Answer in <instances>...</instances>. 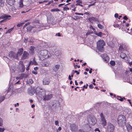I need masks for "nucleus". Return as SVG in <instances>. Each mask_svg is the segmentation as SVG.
<instances>
[{"mask_svg":"<svg viewBox=\"0 0 132 132\" xmlns=\"http://www.w3.org/2000/svg\"><path fill=\"white\" fill-rule=\"evenodd\" d=\"M36 94L40 97H43V100L45 101L50 100L53 97V95L48 92H46L44 90L37 87L36 89Z\"/></svg>","mask_w":132,"mask_h":132,"instance_id":"obj_1","label":"nucleus"},{"mask_svg":"<svg viewBox=\"0 0 132 132\" xmlns=\"http://www.w3.org/2000/svg\"><path fill=\"white\" fill-rule=\"evenodd\" d=\"M51 54L46 50H42L38 53V56L41 60H43L50 57Z\"/></svg>","mask_w":132,"mask_h":132,"instance_id":"obj_2","label":"nucleus"},{"mask_svg":"<svg viewBox=\"0 0 132 132\" xmlns=\"http://www.w3.org/2000/svg\"><path fill=\"white\" fill-rule=\"evenodd\" d=\"M105 45V43L102 40H100L98 41L97 43V48L99 51L103 52L104 51L103 46Z\"/></svg>","mask_w":132,"mask_h":132,"instance_id":"obj_3","label":"nucleus"},{"mask_svg":"<svg viewBox=\"0 0 132 132\" xmlns=\"http://www.w3.org/2000/svg\"><path fill=\"white\" fill-rule=\"evenodd\" d=\"M118 123L120 125H122L126 123V118L123 115H119L118 118Z\"/></svg>","mask_w":132,"mask_h":132,"instance_id":"obj_4","label":"nucleus"},{"mask_svg":"<svg viewBox=\"0 0 132 132\" xmlns=\"http://www.w3.org/2000/svg\"><path fill=\"white\" fill-rule=\"evenodd\" d=\"M120 56L122 59H124L127 63H128L130 65H132V60L131 61V59L130 58L128 59L127 57L125 54L121 52L120 54Z\"/></svg>","mask_w":132,"mask_h":132,"instance_id":"obj_5","label":"nucleus"},{"mask_svg":"<svg viewBox=\"0 0 132 132\" xmlns=\"http://www.w3.org/2000/svg\"><path fill=\"white\" fill-rule=\"evenodd\" d=\"M100 123L104 126H106L107 124L106 120L105 119L104 116L102 113H101L100 115Z\"/></svg>","mask_w":132,"mask_h":132,"instance_id":"obj_6","label":"nucleus"},{"mask_svg":"<svg viewBox=\"0 0 132 132\" xmlns=\"http://www.w3.org/2000/svg\"><path fill=\"white\" fill-rule=\"evenodd\" d=\"M70 128L72 132H76L77 131L78 127L76 125L73 123L70 125Z\"/></svg>","mask_w":132,"mask_h":132,"instance_id":"obj_7","label":"nucleus"},{"mask_svg":"<svg viewBox=\"0 0 132 132\" xmlns=\"http://www.w3.org/2000/svg\"><path fill=\"white\" fill-rule=\"evenodd\" d=\"M40 27L39 25H37L36 26H29L27 27V31H30L32 28H36V30L37 31H39L40 29H39L38 28H40Z\"/></svg>","mask_w":132,"mask_h":132,"instance_id":"obj_8","label":"nucleus"},{"mask_svg":"<svg viewBox=\"0 0 132 132\" xmlns=\"http://www.w3.org/2000/svg\"><path fill=\"white\" fill-rule=\"evenodd\" d=\"M88 120V122L89 124L93 125H95L97 122L96 118L94 117H90Z\"/></svg>","mask_w":132,"mask_h":132,"instance_id":"obj_9","label":"nucleus"},{"mask_svg":"<svg viewBox=\"0 0 132 132\" xmlns=\"http://www.w3.org/2000/svg\"><path fill=\"white\" fill-rule=\"evenodd\" d=\"M9 56L11 58L13 59H18V57L17 54H16L15 53L11 51L9 53Z\"/></svg>","mask_w":132,"mask_h":132,"instance_id":"obj_10","label":"nucleus"},{"mask_svg":"<svg viewBox=\"0 0 132 132\" xmlns=\"http://www.w3.org/2000/svg\"><path fill=\"white\" fill-rule=\"evenodd\" d=\"M20 71L21 72H23L25 70V66L22 62H20L19 64Z\"/></svg>","mask_w":132,"mask_h":132,"instance_id":"obj_11","label":"nucleus"},{"mask_svg":"<svg viewBox=\"0 0 132 132\" xmlns=\"http://www.w3.org/2000/svg\"><path fill=\"white\" fill-rule=\"evenodd\" d=\"M114 129V127L113 125L111 123L108 124L107 127V130L109 132H113Z\"/></svg>","mask_w":132,"mask_h":132,"instance_id":"obj_12","label":"nucleus"},{"mask_svg":"<svg viewBox=\"0 0 132 132\" xmlns=\"http://www.w3.org/2000/svg\"><path fill=\"white\" fill-rule=\"evenodd\" d=\"M37 88V87L35 90L31 88L29 89L28 92V94L30 95H32L35 93V92L36 93V90Z\"/></svg>","mask_w":132,"mask_h":132,"instance_id":"obj_13","label":"nucleus"},{"mask_svg":"<svg viewBox=\"0 0 132 132\" xmlns=\"http://www.w3.org/2000/svg\"><path fill=\"white\" fill-rule=\"evenodd\" d=\"M29 55L28 53L26 51H24L22 56L21 59L22 60H24L27 58Z\"/></svg>","mask_w":132,"mask_h":132,"instance_id":"obj_14","label":"nucleus"},{"mask_svg":"<svg viewBox=\"0 0 132 132\" xmlns=\"http://www.w3.org/2000/svg\"><path fill=\"white\" fill-rule=\"evenodd\" d=\"M11 17V16L9 15L5 14L2 15L0 17V19H3L4 20H5L7 19H8V18H10Z\"/></svg>","mask_w":132,"mask_h":132,"instance_id":"obj_15","label":"nucleus"},{"mask_svg":"<svg viewBox=\"0 0 132 132\" xmlns=\"http://www.w3.org/2000/svg\"><path fill=\"white\" fill-rule=\"evenodd\" d=\"M52 105L55 108H57L59 106L60 104L59 102L57 101H55L53 102Z\"/></svg>","mask_w":132,"mask_h":132,"instance_id":"obj_16","label":"nucleus"},{"mask_svg":"<svg viewBox=\"0 0 132 132\" xmlns=\"http://www.w3.org/2000/svg\"><path fill=\"white\" fill-rule=\"evenodd\" d=\"M50 82L49 79L48 78H45L43 81V84L44 85H48Z\"/></svg>","mask_w":132,"mask_h":132,"instance_id":"obj_17","label":"nucleus"},{"mask_svg":"<svg viewBox=\"0 0 132 132\" xmlns=\"http://www.w3.org/2000/svg\"><path fill=\"white\" fill-rule=\"evenodd\" d=\"M15 0H6L7 3L11 6L14 5L15 3Z\"/></svg>","mask_w":132,"mask_h":132,"instance_id":"obj_18","label":"nucleus"},{"mask_svg":"<svg viewBox=\"0 0 132 132\" xmlns=\"http://www.w3.org/2000/svg\"><path fill=\"white\" fill-rule=\"evenodd\" d=\"M37 64V63L35 61V58H34L33 60L32 61H30L28 64V66L29 67L30 65H36Z\"/></svg>","mask_w":132,"mask_h":132,"instance_id":"obj_19","label":"nucleus"},{"mask_svg":"<svg viewBox=\"0 0 132 132\" xmlns=\"http://www.w3.org/2000/svg\"><path fill=\"white\" fill-rule=\"evenodd\" d=\"M35 47L34 46H31L29 48V53L31 54H33L34 53V50Z\"/></svg>","mask_w":132,"mask_h":132,"instance_id":"obj_20","label":"nucleus"},{"mask_svg":"<svg viewBox=\"0 0 132 132\" xmlns=\"http://www.w3.org/2000/svg\"><path fill=\"white\" fill-rule=\"evenodd\" d=\"M23 50L22 48H21L18 49L16 54H17L18 57L20 56L22 54Z\"/></svg>","mask_w":132,"mask_h":132,"instance_id":"obj_21","label":"nucleus"},{"mask_svg":"<svg viewBox=\"0 0 132 132\" xmlns=\"http://www.w3.org/2000/svg\"><path fill=\"white\" fill-rule=\"evenodd\" d=\"M24 77L26 78V75L24 73H22L18 77H17L16 78V79L17 80H18L19 79H22Z\"/></svg>","mask_w":132,"mask_h":132,"instance_id":"obj_22","label":"nucleus"},{"mask_svg":"<svg viewBox=\"0 0 132 132\" xmlns=\"http://www.w3.org/2000/svg\"><path fill=\"white\" fill-rule=\"evenodd\" d=\"M127 128L129 132H132V127L129 125L127 126Z\"/></svg>","mask_w":132,"mask_h":132,"instance_id":"obj_23","label":"nucleus"},{"mask_svg":"<svg viewBox=\"0 0 132 132\" xmlns=\"http://www.w3.org/2000/svg\"><path fill=\"white\" fill-rule=\"evenodd\" d=\"M43 63V64H42V65L43 67H48L50 64V62L48 61H46V62H44V63Z\"/></svg>","mask_w":132,"mask_h":132,"instance_id":"obj_24","label":"nucleus"},{"mask_svg":"<svg viewBox=\"0 0 132 132\" xmlns=\"http://www.w3.org/2000/svg\"><path fill=\"white\" fill-rule=\"evenodd\" d=\"M60 67V65H56L54 68L53 69V70L55 71L56 72L57 71L58 69H59Z\"/></svg>","mask_w":132,"mask_h":132,"instance_id":"obj_25","label":"nucleus"},{"mask_svg":"<svg viewBox=\"0 0 132 132\" xmlns=\"http://www.w3.org/2000/svg\"><path fill=\"white\" fill-rule=\"evenodd\" d=\"M127 46L125 44H122L121 45H120L119 49L120 50H122L123 49V50H125V48H127Z\"/></svg>","mask_w":132,"mask_h":132,"instance_id":"obj_26","label":"nucleus"},{"mask_svg":"<svg viewBox=\"0 0 132 132\" xmlns=\"http://www.w3.org/2000/svg\"><path fill=\"white\" fill-rule=\"evenodd\" d=\"M117 98L121 101H123V100H125V98L124 97L122 98L120 96H118Z\"/></svg>","mask_w":132,"mask_h":132,"instance_id":"obj_27","label":"nucleus"},{"mask_svg":"<svg viewBox=\"0 0 132 132\" xmlns=\"http://www.w3.org/2000/svg\"><path fill=\"white\" fill-rule=\"evenodd\" d=\"M105 56H106L104 58H103L105 62H107L109 60V58L108 56H107L105 54Z\"/></svg>","mask_w":132,"mask_h":132,"instance_id":"obj_28","label":"nucleus"},{"mask_svg":"<svg viewBox=\"0 0 132 132\" xmlns=\"http://www.w3.org/2000/svg\"><path fill=\"white\" fill-rule=\"evenodd\" d=\"M88 20L90 22L92 23L93 21H94V20H95V18L94 17H92L89 18Z\"/></svg>","mask_w":132,"mask_h":132,"instance_id":"obj_29","label":"nucleus"},{"mask_svg":"<svg viewBox=\"0 0 132 132\" xmlns=\"http://www.w3.org/2000/svg\"><path fill=\"white\" fill-rule=\"evenodd\" d=\"M23 0H20L19 2V7L22 8L23 7Z\"/></svg>","mask_w":132,"mask_h":132,"instance_id":"obj_30","label":"nucleus"},{"mask_svg":"<svg viewBox=\"0 0 132 132\" xmlns=\"http://www.w3.org/2000/svg\"><path fill=\"white\" fill-rule=\"evenodd\" d=\"M51 11L52 12H58L60 11V10L58 9H52L51 10Z\"/></svg>","mask_w":132,"mask_h":132,"instance_id":"obj_31","label":"nucleus"},{"mask_svg":"<svg viewBox=\"0 0 132 132\" xmlns=\"http://www.w3.org/2000/svg\"><path fill=\"white\" fill-rule=\"evenodd\" d=\"M114 26L115 27H118L119 29L121 28L120 26H121V24H113Z\"/></svg>","mask_w":132,"mask_h":132,"instance_id":"obj_32","label":"nucleus"},{"mask_svg":"<svg viewBox=\"0 0 132 132\" xmlns=\"http://www.w3.org/2000/svg\"><path fill=\"white\" fill-rule=\"evenodd\" d=\"M5 99L4 96H0V103L4 101Z\"/></svg>","mask_w":132,"mask_h":132,"instance_id":"obj_33","label":"nucleus"},{"mask_svg":"<svg viewBox=\"0 0 132 132\" xmlns=\"http://www.w3.org/2000/svg\"><path fill=\"white\" fill-rule=\"evenodd\" d=\"M3 125V119L0 118V126H2Z\"/></svg>","mask_w":132,"mask_h":132,"instance_id":"obj_34","label":"nucleus"},{"mask_svg":"<svg viewBox=\"0 0 132 132\" xmlns=\"http://www.w3.org/2000/svg\"><path fill=\"white\" fill-rule=\"evenodd\" d=\"M97 26L100 29H102L103 28V27L101 24H98Z\"/></svg>","mask_w":132,"mask_h":132,"instance_id":"obj_35","label":"nucleus"},{"mask_svg":"<svg viewBox=\"0 0 132 132\" xmlns=\"http://www.w3.org/2000/svg\"><path fill=\"white\" fill-rule=\"evenodd\" d=\"M110 64L112 66H114L115 65V62L114 61H111L110 62Z\"/></svg>","mask_w":132,"mask_h":132,"instance_id":"obj_36","label":"nucleus"},{"mask_svg":"<svg viewBox=\"0 0 132 132\" xmlns=\"http://www.w3.org/2000/svg\"><path fill=\"white\" fill-rule=\"evenodd\" d=\"M95 34L96 35L99 36L101 37V35L102 34V33L101 32H99L98 33H96Z\"/></svg>","mask_w":132,"mask_h":132,"instance_id":"obj_37","label":"nucleus"},{"mask_svg":"<svg viewBox=\"0 0 132 132\" xmlns=\"http://www.w3.org/2000/svg\"><path fill=\"white\" fill-rule=\"evenodd\" d=\"M14 28H12L6 32V33H10L13 29Z\"/></svg>","mask_w":132,"mask_h":132,"instance_id":"obj_38","label":"nucleus"},{"mask_svg":"<svg viewBox=\"0 0 132 132\" xmlns=\"http://www.w3.org/2000/svg\"><path fill=\"white\" fill-rule=\"evenodd\" d=\"M75 14L76 15H83V14L81 13H78L77 12H76Z\"/></svg>","mask_w":132,"mask_h":132,"instance_id":"obj_39","label":"nucleus"},{"mask_svg":"<svg viewBox=\"0 0 132 132\" xmlns=\"http://www.w3.org/2000/svg\"><path fill=\"white\" fill-rule=\"evenodd\" d=\"M88 127L89 131H90V132H93V130L89 126H88Z\"/></svg>","mask_w":132,"mask_h":132,"instance_id":"obj_40","label":"nucleus"},{"mask_svg":"<svg viewBox=\"0 0 132 132\" xmlns=\"http://www.w3.org/2000/svg\"><path fill=\"white\" fill-rule=\"evenodd\" d=\"M63 9L64 10L66 11L67 10H69V9L67 6H65L63 8Z\"/></svg>","mask_w":132,"mask_h":132,"instance_id":"obj_41","label":"nucleus"},{"mask_svg":"<svg viewBox=\"0 0 132 132\" xmlns=\"http://www.w3.org/2000/svg\"><path fill=\"white\" fill-rule=\"evenodd\" d=\"M55 125H57L58 126H59V122L58 121H57V120L55 121Z\"/></svg>","mask_w":132,"mask_h":132,"instance_id":"obj_42","label":"nucleus"},{"mask_svg":"<svg viewBox=\"0 0 132 132\" xmlns=\"http://www.w3.org/2000/svg\"><path fill=\"white\" fill-rule=\"evenodd\" d=\"M24 23H20L18 24L17 25V26L18 27H20L21 26H22V24Z\"/></svg>","mask_w":132,"mask_h":132,"instance_id":"obj_43","label":"nucleus"},{"mask_svg":"<svg viewBox=\"0 0 132 132\" xmlns=\"http://www.w3.org/2000/svg\"><path fill=\"white\" fill-rule=\"evenodd\" d=\"M5 130L4 128H2L1 127L0 128V132H3Z\"/></svg>","mask_w":132,"mask_h":132,"instance_id":"obj_44","label":"nucleus"},{"mask_svg":"<svg viewBox=\"0 0 132 132\" xmlns=\"http://www.w3.org/2000/svg\"><path fill=\"white\" fill-rule=\"evenodd\" d=\"M78 132H87L83 129H79V130Z\"/></svg>","mask_w":132,"mask_h":132,"instance_id":"obj_45","label":"nucleus"},{"mask_svg":"<svg viewBox=\"0 0 132 132\" xmlns=\"http://www.w3.org/2000/svg\"><path fill=\"white\" fill-rule=\"evenodd\" d=\"M94 130L95 132L96 131H98V132H100V130L98 128H97L96 129H95Z\"/></svg>","mask_w":132,"mask_h":132,"instance_id":"obj_46","label":"nucleus"},{"mask_svg":"<svg viewBox=\"0 0 132 132\" xmlns=\"http://www.w3.org/2000/svg\"><path fill=\"white\" fill-rule=\"evenodd\" d=\"M24 91V89L22 88H21L19 90V93H21V92H23Z\"/></svg>","mask_w":132,"mask_h":132,"instance_id":"obj_47","label":"nucleus"},{"mask_svg":"<svg viewBox=\"0 0 132 132\" xmlns=\"http://www.w3.org/2000/svg\"><path fill=\"white\" fill-rule=\"evenodd\" d=\"M30 23V22H27V23H26L25 25L24 26V27H26L28 25H29V24Z\"/></svg>","mask_w":132,"mask_h":132,"instance_id":"obj_48","label":"nucleus"},{"mask_svg":"<svg viewBox=\"0 0 132 132\" xmlns=\"http://www.w3.org/2000/svg\"><path fill=\"white\" fill-rule=\"evenodd\" d=\"M32 73L35 74V75H37V72L36 71H32Z\"/></svg>","mask_w":132,"mask_h":132,"instance_id":"obj_49","label":"nucleus"},{"mask_svg":"<svg viewBox=\"0 0 132 132\" xmlns=\"http://www.w3.org/2000/svg\"><path fill=\"white\" fill-rule=\"evenodd\" d=\"M89 88L90 89H92L93 88V85L92 84H91L90 85H89Z\"/></svg>","mask_w":132,"mask_h":132,"instance_id":"obj_50","label":"nucleus"},{"mask_svg":"<svg viewBox=\"0 0 132 132\" xmlns=\"http://www.w3.org/2000/svg\"><path fill=\"white\" fill-rule=\"evenodd\" d=\"M29 82L31 84L33 82V81L32 79H30L29 80Z\"/></svg>","mask_w":132,"mask_h":132,"instance_id":"obj_51","label":"nucleus"},{"mask_svg":"<svg viewBox=\"0 0 132 132\" xmlns=\"http://www.w3.org/2000/svg\"><path fill=\"white\" fill-rule=\"evenodd\" d=\"M21 84V83L20 82V80H19L16 82L15 84V85L16 84Z\"/></svg>","mask_w":132,"mask_h":132,"instance_id":"obj_52","label":"nucleus"},{"mask_svg":"<svg viewBox=\"0 0 132 132\" xmlns=\"http://www.w3.org/2000/svg\"><path fill=\"white\" fill-rule=\"evenodd\" d=\"M118 16V15L117 13H116L114 15V17L116 18H117Z\"/></svg>","mask_w":132,"mask_h":132,"instance_id":"obj_53","label":"nucleus"},{"mask_svg":"<svg viewBox=\"0 0 132 132\" xmlns=\"http://www.w3.org/2000/svg\"><path fill=\"white\" fill-rule=\"evenodd\" d=\"M123 19L125 20H127L128 19L126 16H125L123 17Z\"/></svg>","mask_w":132,"mask_h":132,"instance_id":"obj_54","label":"nucleus"},{"mask_svg":"<svg viewBox=\"0 0 132 132\" xmlns=\"http://www.w3.org/2000/svg\"><path fill=\"white\" fill-rule=\"evenodd\" d=\"M75 72L77 73V75H79V72H78L76 70L75 71Z\"/></svg>","mask_w":132,"mask_h":132,"instance_id":"obj_55","label":"nucleus"},{"mask_svg":"<svg viewBox=\"0 0 132 132\" xmlns=\"http://www.w3.org/2000/svg\"><path fill=\"white\" fill-rule=\"evenodd\" d=\"M56 36L57 35L58 36H61L60 34L59 33L57 34H56Z\"/></svg>","mask_w":132,"mask_h":132,"instance_id":"obj_56","label":"nucleus"},{"mask_svg":"<svg viewBox=\"0 0 132 132\" xmlns=\"http://www.w3.org/2000/svg\"><path fill=\"white\" fill-rule=\"evenodd\" d=\"M38 67H36L34 68V70L36 71L38 69Z\"/></svg>","mask_w":132,"mask_h":132,"instance_id":"obj_57","label":"nucleus"},{"mask_svg":"<svg viewBox=\"0 0 132 132\" xmlns=\"http://www.w3.org/2000/svg\"><path fill=\"white\" fill-rule=\"evenodd\" d=\"M34 22L35 23H39V22L38 20L34 21Z\"/></svg>","mask_w":132,"mask_h":132,"instance_id":"obj_58","label":"nucleus"},{"mask_svg":"<svg viewBox=\"0 0 132 132\" xmlns=\"http://www.w3.org/2000/svg\"><path fill=\"white\" fill-rule=\"evenodd\" d=\"M84 14H86V15H89V13H88L87 12H86Z\"/></svg>","mask_w":132,"mask_h":132,"instance_id":"obj_59","label":"nucleus"},{"mask_svg":"<svg viewBox=\"0 0 132 132\" xmlns=\"http://www.w3.org/2000/svg\"><path fill=\"white\" fill-rule=\"evenodd\" d=\"M71 76L70 75H69V77H68L69 79L70 80H71V79H72L71 78Z\"/></svg>","mask_w":132,"mask_h":132,"instance_id":"obj_60","label":"nucleus"},{"mask_svg":"<svg viewBox=\"0 0 132 132\" xmlns=\"http://www.w3.org/2000/svg\"><path fill=\"white\" fill-rule=\"evenodd\" d=\"M19 104L18 103H17L16 104H15V107H16L17 105L18 106H19Z\"/></svg>","mask_w":132,"mask_h":132,"instance_id":"obj_61","label":"nucleus"},{"mask_svg":"<svg viewBox=\"0 0 132 132\" xmlns=\"http://www.w3.org/2000/svg\"><path fill=\"white\" fill-rule=\"evenodd\" d=\"M75 84L76 85H78V83L76 80L75 81Z\"/></svg>","mask_w":132,"mask_h":132,"instance_id":"obj_62","label":"nucleus"},{"mask_svg":"<svg viewBox=\"0 0 132 132\" xmlns=\"http://www.w3.org/2000/svg\"><path fill=\"white\" fill-rule=\"evenodd\" d=\"M92 68H91L90 69V70L89 71V72L90 73H91L92 72Z\"/></svg>","mask_w":132,"mask_h":132,"instance_id":"obj_63","label":"nucleus"},{"mask_svg":"<svg viewBox=\"0 0 132 132\" xmlns=\"http://www.w3.org/2000/svg\"><path fill=\"white\" fill-rule=\"evenodd\" d=\"M127 101L129 102V103L130 104H131V103L130 102V100L128 99L127 100Z\"/></svg>","mask_w":132,"mask_h":132,"instance_id":"obj_64","label":"nucleus"}]
</instances>
